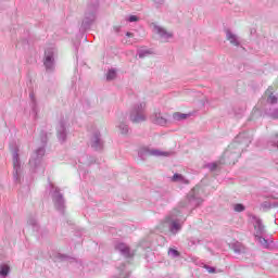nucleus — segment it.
Segmentation results:
<instances>
[{"mask_svg": "<svg viewBox=\"0 0 278 278\" xmlns=\"http://www.w3.org/2000/svg\"><path fill=\"white\" fill-rule=\"evenodd\" d=\"M68 260H75V258L62 253L54 254V262H66Z\"/></svg>", "mask_w": 278, "mask_h": 278, "instance_id": "22", "label": "nucleus"}, {"mask_svg": "<svg viewBox=\"0 0 278 278\" xmlns=\"http://www.w3.org/2000/svg\"><path fill=\"white\" fill-rule=\"evenodd\" d=\"M45 155V148H38L36 150V159H30L29 160V165L33 166L34 168H38L40 164V159Z\"/></svg>", "mask_w": 278, "mask_h": 278, "instance_id": "12", "label": "nucleus"}, {"mask_svg": "<svg viewBox=\"0 0 278 278\" xmlns=\"http://www.w3.org/2000/svg\"><path fill=\"white\" fill-rule=\"evenodd\" d=\"M91 149L94 151H103V140H101L100 132H94L91 137Z\"/></svg>", "mask_w": 278, "mask_h": 278, "instance_id": "11", "label": "nucleus"}, {"mask_svg": "<svg viewBox=\"0 0 278 278\" xmlns=\"http://www.w3.org/2000/svg\"><path fill=\"white\" fill-rule=\"evenodd\" d=\"M93 10H97V8H99V1L97 0H93Z\"/></svg>", "mask_w": 278, "mask_h": 278, "instance_id": "38", "label": "nucleus"}, {"mask_svg": "<svg viewBox=\"0 0 278 278\" xmlns=\"http://www.w3.org/2000/svg\"><path fill=\"white\" fill-rule=\"evenodd\" d=\"M114 79H116V70L111 68V70H109V72L106 74V80L112 81Z\"/></svg>", "mask_w": 278, "mask_h": 278, "instance_id": "26", "label": "nucleus"}, {"mask_svg": "<svg viewBox=\"0 0 278 278\" xmlns=\"http://www.w3.org/2000/svg\"><path fill=\"white\" fill-rule=\"evenodd\" d=\"M115 251H118L121 255L129 260V257H134V251H131V248L123 242H117L115 244Z\"/></svg>", "mask_w": 278, "mask_h": 278, "instance_id": "9", "label": "nucleus"}, {"mask_svg": "<svg viewBox=\"0 0 278 278\" xmlns=\"http://www.w3.org/2000/svg\"><path fill=\"white\" fill-rule=\"evenodd\" d=\"M179 214H181V211L179 208H175L173 214L167 216L165 219V223L168 225V229L173 236H177L179 231H181V227H184V222H180L179 219L175 218Z\"/></svg>", "mask_w": 278, "mask_h": 278, "instance_id": "3", "label": "nucleus"}, {"mask_svg": "<svg viewBox=\"0 0 278 278\" xmlns=\"http://www.w3.org/2000/svg\"><path fill=\"white\" fill-rule=\"evenodd\" d=\"M226 39L232 45L233 47H240V39L236 34H233L230 29L226 30Z\"/></svg>", "mask_w": 278, "mask_h": 278, "instance_id": "14", "label": "nucleus"}, {"mask_svg": "<svg viewBox=\"0 0 278 278\" xmlns=\"http://www.w3.org/2000/svg\"><path fill=\"white\" fill-rule=\"evenodd\" d=\"M149 51H144V50H141V51H139V58H144V56H147V55H149Z\"/></svg>", "mask_w": 278, "mask_h": 278, "instance_id": "35", "label": "nucleus"}, {"mask_svg": "<svg viewBox=\"0 0 278 278\" xmlns=\"http://www.w3.org/2000/svg\"><path fill=\"white\" fill-rule=\"evenodd\" d=\"M203 203V199L199 197V188H193L188 195L178 203V210H184L186 207H190L194 210V207H199Z\"/></svg>", "mask_w": 278, "mask_h": 278, "instance_id": "1", "label": "nucleus"}, {"mask_svg": "<svg viewBox=\"0 0 278 278\" xmlns=\"http://www.w3.org/2000/svg\"><path fill=\"white\" fill-rule=\"evenodd\" d=\"M13 157V177L14 180L18 184L21 182V173L23 169L21 168V156L18 155V148H15L12 152Z\"/></svg>", "mask_w": 278, "mask_h": 278, "instance_id": "5", "label": "nucleus"}, {"mask_svg": "<svg viewBox=\"0 0 278 278\" xmlns=\"http://www.w3.org/2000/svg\"><path fill=\"white\" fill-rule=\"evenodd\" d=\"M236 142L229 146L228 150L224 153L225 157H229L231 155V150L235 149Z\"/></svg>", "mask_w": 278, "mask_h": 278, "instance_id": "33", "label": "nucleus"}, {"mask_svg": "<svg viewBox=\"0 0 278 278\" xmlns=\"http://www.w3.org/2000/svg\"><path fill=\"white\" fill-rule=\"evenodd\" d=\"M68 130L66 129V122L61 121L56 127V138L62 143L66 140Z\"/></svg>", "mask_w": 278, "mask_h": 278, "instance_id": "10", "label": "nucleus"}, {"mask_svg": "<svg viewBox=\"0 0 278 278\" xmlns=\"http://www.w3.org/2000/svg\"><path fill=\"white\" fill-rule=\"evenodd\" d=\"M147 103L138 102L136 103L130 111V121L131 123H144L147 121Z\"/></svg>", "mask_w": 278, "mask_h": 278, "instance_id": "2", "label": "nucleus"}, {"mask_svg": "<svg viewBox=\"0 0 278 278\" xmlns=\"http://www.w3.org/2000/svg\"><path fill=\"white\" fill-rule=\"evenodd\" d=\"M230 249L233 250V253H237V255H242L247 253V247H244V244L238 241L231 243Z\"/></svg>", "mask_w": 278, "mask_h": 278, "instance_id": "15", "label": "nucleus"}, {"mask_svg": "<svg viewBox=\"0 0 278 278\" xmlns=\"http://www.w3.org/2000/svg\"><path fill=\"white\" fill-rule=\"evenodd\" d=\"M238 157H240V151L235 153V160H238Z\"/></svg>", "mask_w": 278, "mask_h": 278, "instance_id": "39", "label": "nucleus"}, {"mask_svg": "<svg viewBox=\"0 0 278 278\" xmlns=\"http://www.w3.org/2000/svg\"><path fill=\"white\" fill-rule=\"evenodd\" d=\"M242 138H244V134H239L236 138V142H240V140H242Z\"/></svg>", "mask_w": 278, "mask_h": 278, "instance_id": "36", "label": "nucleus"}, {"mask_svg": "<svg viewBox=\"0 0 278 278\" xmlns=\"http://www.w3.org/2000/svg\"><path fill=\"white\" fill-rule=\"evenodd\" d=\"M254 229L256 230V236H262L264 233V224H262L261 219H256Z\"/></svg>", "mask_w": 278, "mask_h": 278, "instance_id": "20", "label": "nucleus"}, {"mask_svg": "<svg viewBox=\"0 0 278 278\" xmlns=\"http://www.w3.org/2000/svg\"><path fill=\"white\" fill-rule=\"evenodd\" d=\"M190 116H192L191 113L186 114V113L175 112V113L173 114L174 121H186V118H190Z\"/></svg>", "mask_w": 278, "mask_h": 278, "instance_id": "19", "label": "nucleus"}, {"mask_svg": "<svg viewBox=\"0 0 278 278\" xmlns=\"http://www.w3.org/2000/svg\"><path fill=\"white\" fill-rule=\"evenodd\" d=\"M128 23H138V21H140V18L137 15H130L127 18Z\"/></svg>", "mask_w": 278, "mask_h": 278, "instance_id": "32", "label": "nucleus"}, {"mask_svg": "<svg viewBox=\"0 0 278 278\" xmlns=\"http://www.w3.org/2000/svg\"><path fill=\"white\" fill-rule=\"evenodd\" d=\"M235 212H244L247 210L243 204H235L233 205Z\"/></svg>", "mask_w": 278, "mask_h": 278, "instance_id": "31", "label": "nucleus"}, {"mask_svg": "<svg viewBox=\"0 0 278 278\" xmlns=\"http://www.w3.org/2000/svg\"><path fill=\"white\" fill-rule=\"evenodd\" d=\"M54 192L52 195V201L54 203V207L59 211L62 212V214H64V210L66 207L65 205V201H64V195H62V193H60V188L58 187H53Z\"/></svg>", "mask_w": 278, "mask_h": 278, "instance_id": "6", "label": "nucleus"}, {"mask_svg": "<svg viewBox=\"0 0 278 278\" xmlns=\"http://www.w3.org/2000/svg\"><path fill=\"white\" fill-rule=\"evenodd\" d=\"M150 119L151 123H153L154 125H160L161 127L168 125V117L166 116V114H163L160 111L154 112L150 116Z\"/></svg>", "mask_w": 278, "mask_h": 278, "instance_id": "8", "label": "nucleus"}, {"mask_svg": "<svg viewBox=\"0 0 278 278\" xmlns=\"http://www.w3.org/2000/svg\"><path fill=\"white\" fill-rule=\"evenodd\" d=\"M172 181H175L177 184H190V181L186 179V177H184V175L181 174H174V176L172 177Z\"/></svg>", "mask_w": 278, "mask_h": 278, "instance_id": "18", "label": "nucleus"}, {"mask_svg": "<svg viewBox=\"0 0 278 278\" xmlns=\"http://www.w3.org/2000/svg\"><path fill=\"white\" fill-rule=\"evenodd\" d=\"M94 21V12L90 13L89 15H86L84 23H92Z\"/></svg>", "mask_w": 278, "mask_h": 278, "instance_id": "30", "label": "nucleus"}, {"mask_svg": "<svg viewBox=\"0 0 278 278\" xmlns=\"http://www.w3.org/2000/svg\"><path fill=\"white\" fill-rule=\"evenodd\" d=\"M261 206L263 207V210L268 211V210H273V207H278V203L277 202H270V201H264Z\"/></svg>", "mask_w": 278, "mask_h": 278, "instance_id": "21", "label": "nucleus"}, {"mask_svg": "<svg viewBox=\"0 0 278 278\" xmlns=\"http://www.w3.org/2000/svg\"><path fill=\"white\" fill-rule=\"evenodd\" d=\"M168 255H170L172 257H179L180 253H179V251H177V250L170 248V249L168 250Z\"/></svg>", "mask_w": 278, "mask_h": 278, "instance_id": "29", "label": "nucleus"}, {"mask_svg": "<svg viewBox=\"0 0 278 278\" xmlns=\"http://www.w3.org/2000/svg\"><path fill=\"white\" fill-rule=\"evenodd\" d=\"M10 275V265L1 264L0 265V277H8Z\"/></svg>", "mask_w": 278, "mask_h": 278, "instance_id": "23", "label": "nucleus"}, {"mask_svg": "<svg viewBox=\"0 0 278 278\" xmlns=\"http://www.w3.org/2000/svg\"><path fill=\"white\" fill-rule=\"evenodd\" d=\"M271 144H273V147H277L278 148V135H275L273 137Z\"/></svg>", "mask_w": 278, "mask_h": 278, "instance_id": "34", "label": "nucleus"}, {"mask_svg": "<svg viewBox=\"0 0 278 278\" xmlns=\"http://www.w3.org/2000/svg\"><path fill=\"white\" fill-rule=\"evenodd\" d=\"M126 36H127L128 38H132L134 33H126Z\"/></svg>", "mask_w": 278, "mask_h": 278, "instance_id": "40", "label": "nucleus"}, {"mask_svg": "<svg viewBox=\"0 0 278 278\" xmlns=\"http://www.w3.org/2000/svg\"><path fill=\"white\" fill-rule=\"evenodd\" d=\"M256 240L264 247V249H270V243H268V240H266L264 237L256 235L255 236Z\"/></svg>", "mask_w": 278, "mask_h": 278, "instance_id": "24", "label": "nucleus"}, {"mask_svg": "<svg viewBox=\"0 0 278 278\" xmlns=\"http://www.w3.org/2000/svg\"><path fill=\"white\" fill-rule=\"evenodd\" d=\"M265 94L267 96V103H270L271 105H275V103H277L278 101V98L277 96L273 94V88L269 87Z\"/></svg>", "mask_w": 278, "mask_h": 278, "instance_id": "17", "label": "nucleus"}, {"mask_svg": "<svg viewBox=\"0 0 278 278\" xmlns=\"http://www.w3.org/2000/svg\"><path fill=\"white\" fill-rule=\"evenodd\" d=\"M206 270H207L208 273H216V268L210 267V266H206Z\"/></svg>", "mask_w": 278, "mask_h": 278, "instance_id": "37", "label": "nucleus"}, {"mask_svg": "<svg viewBox=\"0 0 278 278\" xmlns=\"http://www.w3.org/2000/svg\"><path fill=\"white\" fill-rule=\"evenodd\" d=\"M266 114L267 116H269V118H273L274 121L278 119V109H270L266 112Z\"/></svg>", "mask_w": 278, "mask_h": 278, "instance_id": "25", "label": "nucleus"}, {"mask_svg": "<svg viewBox=\"0 0 278 278\" xmlns=\"http://www.w3.org/2000/svg\"><path fill=\"white\" fill-rule=\"evenodd\" d=\"M220 162L208 163L206 164V168H208L211 172H214L218 168Z\"/></svg>", "mask_w": 278, "mask_h": 278, "instance_id": "28", "label": "nucleus"}, {"mask_svg": "<svg viewBox=\"0 0 278 278\" xmlns=\"http://www.w3.org/2000/svg\"><path fill=\"white\" fill-rule=\"evenodd\" d=\"M43 140V142H47V135H45V139H42Z\"/></svg>", "mask_w": 278, "mask_h": 278, "instance_id": "41", "label": "nucleus"}, {"mask_svg": "<svg viewBox=\"0 0 278 278\" xmlns=\"http://www.w3.org/2000/svg\"><path fill=\"white\" fill-rule=\"evenodd\" d=\"M29 97L33 101V112L36 114V116L38 115V106L36 105V97L34 94V92L29 93Z\"/></svg>", "mask_w": 278, "mask_h": 278, "instance_id": "27", "label": "nucleus"}, {"mask_svg": "<svg viewBox=\"0 0 278 278\" xmlns=\"http://www.w3.org/2000/svg\"><path fill=\"white\" fill-rule=\"evenodd\" d=\"M125 268V264L122 265V270Z\"/></svg>", "mask_w": 278, "mask_h": 278, "instance_id": "42", "label": "nucleus"}, {"mask_svg": "<svg viewBox=\"0 0 278 278\" xmlns=\"http://www.w3.org/2000/svg\"><path fill=\"white\" fill-rule=\"evenodd\" d=\"M155 34H159L161 38H164L165 40H168V38H173V33H168L166 29L162 28V26H154Z\"/></svg>", "mask_w": 278, "mask_h": 278, "instance_id": "16", "label": "nucleus"}, {"mask_svg": "<svg viewBox=\"0 0 278 278\" xmlns=\"http://www.w3.org/2000/svg\"><path fill=\"white\" fill-rule=\"evenodd\" d=\"M117 128L119 129L122 136H127V134H129V125H127L126 116L119 118V124L117 125Z\"/></svg>", "mask_w": 278, "mask_h": 278, "instance_id": "13", "label": "nucleus"}, {"mask_svg": "<svg viewBox=\"0 0 278 278\" xmlns=\"http://www.w3.org/2000/svg\"><path fill=\"white\" fill-rule=\"evenodd\" d=\"M139 157L141 160H147L149 156H154V157H168L170 155V152H164L159 149H150V148H141L138 152Z\"/></svg>", "mask_w": 278, "mask_h": 278, "instance_id": "4", "label": "nucleus"}, {"mask_svg": "<svg viewBox=\"0 0 278 278\" xmlns=\"http://www.w3.org/2000/svg\"><path fill=\"white\" fill-rule=\"evenodd\" d=\"M43 66L48 73H53L55 71V58H53V49H48L45 52Z\"/></svg>", "mask_w": 278, "mask_h": 278, "instance_id": "7", "label": "nucleus"}]
</instances>
